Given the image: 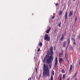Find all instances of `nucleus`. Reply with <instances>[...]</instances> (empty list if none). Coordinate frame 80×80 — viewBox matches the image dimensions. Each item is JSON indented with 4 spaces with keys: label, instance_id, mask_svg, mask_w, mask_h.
Masks as SVG:
<instances>
[{
    "label": "nucleus",
    "instance_id": "obj_1",
    "mask_svg": "<svg viewBox=\"0 0 80 80\" xmlns=\"http://www.w3.org/2000/svg\"><path fill=\"white\" fill-rule=\"evenodd\" d=\"M50 52L48 51L47 53V55L45 57V58H44L43 60V62L44 63L45 62V61H46L45 59H47L46 60V62L48 64H49V68H52V63L53 61V57L52 56L53 55V47H51L50 48Z\"/></svg>",
    "mask_w": 80,
    "mask_h": 80
},
{
    "label": "nucleus",
    "instance_id": "obj_2",
    "mask_svg": "<svg viewBox=\"0 0 80 80\" xmlns=\"http://www.w3.org/2000/svg\"><path fill=\"white\" fill-rule=\"evenodd\" d=\"M50 72L49 71V68L48 67V65H46V64H44L43 65V74L44 77L50 76Z\"/></svg>",
    "mask_w": 80,
    "mask_h": 80
},
{
    "label": "nucleus",
    "instance_id": "obj_3",
    "mask_svg": "<svg viewBox=\"0 0 80 80\" xmlns=\"http://www.w3.org/2000/svg\"><path fill=\"white\" fill-rule=\"evenodd\" d=\"M44 40H46V41H48L49 42L50 40V37H48V35L46 34L45 35L44 37Z\"/></svg>",
    "mask_w": 80,
    "mask_h": 80
},
{
    "label": "nucleus",
    "instance_id": "obj_4",
    "mask_svg": "<svg viewBox=\"0 0 80 80\" xmlns=\"http://www.w3.org/2000/svg\"><path fill=\"white\" fill-rule=\"evenodd\" d=\"M57 65H58V58H57V57H56L55 58V67L57 66Z\"/></svg>",
    "mask_w": 80,
    "mask_h": 80
},
{
    "label": "nucleus",
    "instance_id": "obj_5",
    "mask_svg": "<svg viewBox=\"0 0 80 80\" xmlns=\"http://www.w3.org/2000/svg\"><path fill=\"white\" fill-rule=\"evenodd\" d=\"M66 45H67V41H65L63 42L62 44V46L63 47H65Z\"/></svg>",
    "mask_w": 80,
    "mask_h": 80
},
{
    "label": "nucleus",
    "instance_id": "obj_6",
    "mask_svg": "<svg viewBox=\"0 0 80 80\" xmlns=\"http://www.w3.org/2000/svg\"><path fill=\"white\" fill-rule=\"evenodd\" d=\"M59 63L60 64H61L62 63V61H63V59L62 58H59Z\"/></svg>",
    "mask_w": 80,
    "mask_h": 80
},
{
    "label": "nucleus",
    "instance_id": "obj_7",
    "mask_svg": "<svg viewBox=\"0 0 80 80\" xmlns=\"http://www.w3.org/2000/svg\"><path fill=\"white\" fill-rule=\"evenodd\" d=\"M68 12H66L65 13L64 17H65V19L66 20H67V15H68Z\"/></svg>",
    "mask_w": 80,
    "mask_h": 80
},
{
    "label": "nucleus",
    "instance_id": "obj_8",
    "mask_svg": "<svg viewBox=\"0 0 80 80\" xmlns=\"http://www.w3.org/2000/svg\"><path fill=\"white\" fill-rule=\"evenodd\" d=\"M72 14H73V11H70L69 14V17H70V16H72Z\"/></svg>",
    "mask_w": 80,
    "mask_h": 80
},
{
    "label": "nucleus",
    "instance_id": "obj_9",
    "mask_svg": "<svg viewBox=\"0 0 80 80\" xmlns=\"http://www.w3.org/2000/svg\"><path fill=\"white\" fill-rule=\"evenodd\" d=\"M62 13H63L62 11H60V12H58V15H61Z\"/></svg>",
    "mask_w": 80,
    "mask_h": 80
},
{
    "label": "nucleus",
    "instance_id": "obj_10",
    "mask_svg": "<svg viewBox=\"0 0 80 80\" xmlns=\"http://www.w3.org/2000/svg\"><path fill=\"white\" fill-rule=\"evenodd\" d=\"M50 27L49 28V29L47 30L46 32V33H49V32H50Z\"/></svg>",
    "mask_w": 80,
    "mask_h": 80
},
{
    "label": "nucleus",
    "instance_id": "obj_11",
    "mask_svg": "<svg viewBox=\"0 0 80 80\" xmlns=\"http://www.w3.org/2000/svg\"><path fill=\"white\" fill-rule=\"evenodd\" d=\"M72 65H71L70 68V69H69V72H71V70H72Z\"/></svg>",
    "mask_w": 80,
    "mask_h": 80
},
{
    "label": "nucleus",
    "instance_id": "obj_12",
    "mask_svg": "<svg viewBox=\"0 0 80 80\" xmlns=\"http://www.w3.org/2000/svg\"><path fill=\"white\" fill-rule=\"evenodd\" d=\"M64 38V35H62V37H61L60 40H62L63 39V38Z\"/></svg>",
    "mask_w": 80,
    "mask_h": 80
},
{
    "label": "nucleus",
    "instance_id": "obj_13",
    "mask_svg": "<svg viewBox=\"0 0 80 80\" xmlns=\"http://www.w3.org/2000/svg\"><path fill=\"white\" fill-rule=\"evenodd\" d=\"M77 72H76L74 74V75L72 77L73 78H74V77H76V75H77Z\"/></svg>",
    "mask_w": 80,
    "mask_h": 80
},
{
    "label": "nucleus",
    "instance_id": "obj_14",
    "mask_svg": "<svg viewBox=\"0 0 80 80\" xmlns=\"http://www.w3.org/2000/svg\"><path fill=\"white\" fill-rule=\"evenodd\" d=\"M61 72L62 73H65V70H64V69H62L61 70Z\"/></svg>",
    "mask_w": 80,
    "mask_h": 80
},
{
    "label": "nucleus",
    "instance_id": "obj_15",
    "mask_svg": "<svg viewBox=\"0 0 80 80\" xmlns=\"http://www.w3.org/2000/svg\"><path fill=\"white\" fill-rule=\"evenodd\" d=\"M65 74L63 75L62 76V79L63 80H64V79L65 78Z\"/></svg>",
    "mask_w": 80,
    "mask_h": 80
},
{
    "label": "nucleus",
    "instance_id": "obj_16",
    "mask_svg": "<svg viewBox=\"0 0 80 80\" xmlns=\"http://www.w3.org/2000/svg\"><path fill=\"white\" fill-rule=\"evenodd\" d=\"M42 42H40L39 43V46H40V47H42Z\"/></svg>",
    "mask_w": 80,
    "mask_h": 80
},
{
    "label": "nucleus",
    "instance_id": "obj_17",
    "mask_svg": "<svg viewBox=\"0 0 80 80\" xmlns=\"http://www.w3.org/2000/svg\"><path fill=\"white\" fill-rule=\"evenodd\" d=\"M51 80H53V75H52L51 76Z\"/></svg>",
    "mask_w": 80,
    "mask_h": 80
},
{
    "label": "nucleus",
    "instance_id": "obj_18",
    "mask_svg": "<svg viewBox=\"0 0 80 80\" xmlns=\"http://www.w3.org/2000/svg\"><path fill=\"white\" fill-rule=\"evenodd\" d=\"M61 22H60L59 24H58V27H61Z\"/></svg>",
    "mask_w": 80,
    "mask_h": 80
},
{
    "label": "nucleus",
    "instance_id": "obj_19",
    "mask_svg": "<svg viewBox=\"0 0 80 80\" xmlns=\"http://www.w3.org/2000/svg\"><path fill=\"white\" fill-rule=\"evenodd\" d=\"M62 76H60V78H59V80H62Z\"/></svg>",
    "mask_w": 80,
    "mask_h": 80
},
{
    "label": "nucleus",
    "instance_id": "obj_20",
    "mask_svg": "<svg viewBox=\"0 0 80 80\" xmlns=\"http://www.w3.org/2000/svg\"><path fill=\"white\" fill-rule=\"evenodd\" d=\"M40 51V48H39V49L38 50V52H39Z\"/></svg>",
    "mask_w": 80,
    "mask_h": 80
},
{
    "label": "nucleus",
    "instance_id": "obj_21",
    "mask_svg": "<svg viewBox=\"0 0 80 80\" xmlns=\"http://www.w3.org/2000/svg\"><path fill=\"white\" fill-rule=\"evenodd\" d=\"M74 42H73V44H74V45H75L76 43L75 42V40L74 39Z\"/></svg>",
    "mask_w": 80,
    "mask_h": 80
},
{
    "label": "nucleus",
    "instance_id": "obj_22",
    "mask_svg": "<svg viewBox=\"0 0 80 80\" xmlns=\"http://www.w3.org/2000/svg\"><path fill=\"white\" fill-rule=\"evenodd\" d=\"M32 80V77L29 78L28 79V80Z\"/></svg>",
    "mask_w": 80,
    "mask_h": 80
},
{
    "label": "nucleus",
    "instance_id": "obj_23",
    "mask_svg": "<svg viewBox=\"0 0 80 80\" xmlns=\"http://www.w3.org/2000/svg\"><path fill=\"white\" fill-rule=\"evenodd\" d=\"M54 18H55V16H52V19H53Z\"/></svg>",
    "mask_w": 80,
    "mask_h": 80
},
{
    "label": "nucleus",
    "instance_id": "obj_24",
    "mask_svg": "<svg viewBox=\"0 0 80 80\" xmlns=\"http://www.w3.org/2000/svg\"><path fill=\"white\" fill-rule=\"evenodd\" d=\"M70 44V39H68V45Z\"/></svg>",
    "mask_w": 80,
    "mask_h": 80
},
{
    "label": "nucleus",
    "instance_id": "obj_25",
    "mask_svg": "<svg viewBox=\"0 0 80 80\" xmlns=\"http://www.w3.org/2000/svg\"><path fill=\"white\" fill-rule=\"evenodd\" d=\"M77 17H75V22H77Z\"/></svg>",
    "mask_w": 80,
    "mask_h": 80
},
{
    "label": "nucleus",
    "instance_id": "obj_26",
    "mask_svg": "<svg viewBox=\"0 0 80 80\" xmlns=\"http://www.w3.org/2000/svg\"><path fill=\"white\" fill-rule=\"evenodd\" d=\"M55 5H56V6H58V3H56V4H55Z\"/></svg>",
    "mask_w": 80,
    "mask_h": 80
},
{
    "label": "nucleus",
    "instance_id": "obj_27",
    "mask_svg": "<svg viewBox=\"0 0 80 80\" xmlns=\"http://www.w3.org/2000/svg\"><path fill=\"white\" fill-rule=\"evenodd\" d=\"M52 74H53V75H54V71H52Z\"/></svg>",
    "mask_w": 80,
    "mask_h": 80
},
{
    "label": "nucleus",
    "instance_id": "obj_28",
    "mask_svg": "<svg viewBox=\"0 0 80 80\" xmlns=\"http://www.w3.org/2000/svg\"><path fill=\"white\" fill-rule=\"evenodd\" d=\"M67 80H70V78H68L67 79Z\"/></svg>",
    "mask_w": 80,
    "mask_h": 80
},
{
    "label": "nucleus",
    "instance_id": "obj_29",
    "mask_svg": "<svg viewBox=\"0 0 80 80\" xmlns=\"http://www.w3.org/2000/svg\"><path fill=\"white\" fill-rule=\"evenodd\" d=\"M37 68H36V71L37 72Z\"/></svg>",
    "mask_w": 80,
    "mask_h": 80
},
{
    "label": "nucleus",
    "instance_id": "obj_30",
    "mask_svg": "<svg viewBox=\"0 0 80 80\" xmlns=\"http://www.w3.org/2000/svg\"><path fill=\"white\" fill-rule=\"evenodd\" d=\"M79 65H80V61L79 62Z\"/></svg>",
    "mask_w": 80,
    "mask_h": 80
},
{
    "label": "nucleus",
    "instance_id": "obj_31",
    "mask_svg": "<svg viewBox=\"0 0 80 80\" xmlns=\"http://www.w3.org/2000/svg\"><path fill=\"white\" fill-rule=\"evenodd\" d=\"M73 1H76V0H73Z\"/></svg>",
    "mask_w": 80,
    "mask_h": 80
},
{
    "label": "nucleus",
    "instance_id": "obj_32",
    "mask_svg": "<svg viewBox=\"0 0 80 80\" xmlns=\"http://www.w3.org/2000/svg\"><path fill=\"white\" fill-rule=\"evenodd\" d=\"M72 40H75V39H74V38H72Z\"/></svg>",
    "mask_w": 80,
    "mask_h": 80
},
{
    "label": "nucleus",
    "instance_id": "obj_33",
    "mask_svg": "<svg viewBox=\"0 0 80 80\" xmlns=\"http://www.w3.org/2000/svg\"><path fill=\"white\" fill-rule=\"evenodd\" d=\"M75 80H77V79H75Z\"/></svg>",
    "mask_w": 80,
    "mask_h": 80
},
{
    "label": "nucleus",
    "instance_id": "obj_34",
    "mask_svg": "<svg viewBox=\"0 0 80 80\" xmlns=\"http://www.w3.org/2000/svg\"><path fill=\"white\" fill-rule=\"evenodd\" d=\"M56 30H55V32H56Z\"/></svg>",
    "mask_w": 80,
    "mask_h": 80
}]
</instances>
